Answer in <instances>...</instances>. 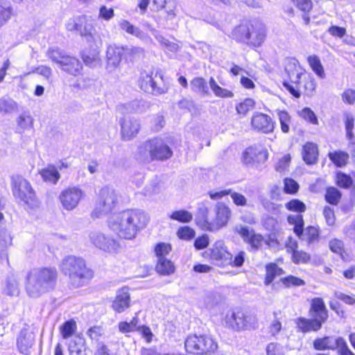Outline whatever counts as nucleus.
<instances>
[{"label":"nucleus","instance_id":"obj_1","mask_svg":"<svg viewBox=\"0 0 355 355\" xmlns=\"http://www.w3.org/2000/svg\"><path fill=\"white\" fill-rule=\"evenodd\" d=\"M147 223L148 218L142 211L129 209L114 215L110 221V227L119 237L132 239Z\"/></svg>","mask_w":355,"mask_h":355},{"label":"nucleus","instance_id":"obj_2","mask_svg":"<svg viewBox=\"0 0 355 355\" xmlns=\"http://www.w3.org/2000/svg\"><path fill=\"white\" fill-rule=\"evenodd\" d=\"M58 277L55 268L43 267L31 270L27 275L26 290L29 296L37 297L55 288Z\"/></svg>","mask_w":355,"mask_h":355},{"label":"nucleus","instance_id":"obj_3","mask_svg":"<svg viewBox=\"0 0 355 355\" xmlns=\"http://www.w3.org/2000/svg\"><path fill=\"white\" fill-rule=\"evenodd\" d=\"M232 216V211L223 202H217L213 209L206 207L199 209L197 224L204 230L215 232L225 227Z\"/></svg>","mask_w":355,"mask_h":355},{"label":"nucleus","instance_id":"obj_4","mask_svg":"<svg viewBox=\"0 0 355 355\" xmlns=\"http://www.w3.org/2000/svg\"><path fill=\"white\" fill-rule=\"evenodd\" d=\"M173 155L171 148L158 138L147 140L140 144L135 153V158L141 163H150L155 160L163 161Z\"/></svg>","mask_w":355,"mask_h":355},{"label":"nucleus","instance_id":"obj_5","mask_svg":"<svg viewBox=\"0 0 355 355\" xmlns=\"http://www.w3.org/2000/svg\"><path fill=\"white\" fill-rule=\"evenodd\" d=\"M64 275L68 277L69 282L76 287H80L93 276L92 271L87 268L85 261L75 256L64 258L60 265Z\"/></svg>","mask_w":355,"mask_h":355},{"label":"nucleus","instance_id":"obj_6","mask_svg":"<svg viewBox=\"0 0 355 355\" xmlns=\"http://www.w3.org/2000/svg\"><path fill=\"white\" fill-rule=\"evenodd\" d=\"M310 319L299 318L296 320L297 327L300 331L307 333L318 331L328 319V311L322 298L315 297L311 301L309 311Z\"/></svg>","mask_w":355,"mask_h":355},{"label":"nucleus","instance_id":"obj_7","mask_svg":"<svg viewBox=\"0 0 355 355\" xmlns=\"http://www.w3.org/2000/svg\"><path fill=\"white\" fill-rule=\"evenodd\" d=\"M186 351L195 355H211L218 349L217 343L206 334H191L184 341Z\"/></svg>","mask_w":355,"mask_h":355},{"label":"nucleus","instance_id":"obj_8","mask_svg":"<svg viewBox=\"0 0 355 355\" xmlns=\"http://www.w3.org/2000/svg\"><path fill=\"white\" fill-rule=\"evenodd\" d=\"M12 193L15 198L24 202L31 208L38 206L39 202L30 183L22 176L12 178Z\"/></svg>","mask_w":355,"mask_h":355},{"label":"nucleus","instance_id":"obj_9","mask_svg":"<svg viewBox=\"0 0 355 355\" xmlns=\"http://www.w3.org/2000/svg\"><path fill=\"white\" fill-rule=\"evenodd\" d=\"M225 322L229 328L234 330H250L257 327V318L254 314L238 310L227 313L225 316Z\"/></svg>","mask_w":355,"mask_h":355},{"label":"nucleus","instance_id":"obj_10","mask_svg":"<svg viewBox=\"0 0 355 355\" xmlns=\"http://www.w3.org/2000/svg\"><path fill=\"white\" fill-rule=\"evenodd\" d=\"M234 231L239 234L244 242L248 243L251 249L254 251L261 249L263 243L270 246V242L275 241V240L270 236L265 239L261 234L255 233L254 230H250L248 227L242 225H236Z\"/></svg>","mask_w":355,"mask_h":355},{"label":"nucleus","instance_id":"obj_11","mask_svg":"<svg viewBox=\"0 0 355 355\" xmlns=\"http://www.w3.org/2000/svg\"><path fill=\"white\" fill-rule=\"evenodd\" d=\"M162 83V75L157 73L155 76H153V73H142L139 81L142 90L153 95H160L167 92L168 88Z\"/></svg>","mask_w":355,"mask_h":355},{"label":"nucleus","instance_id":"obj_12","mask_svg":"<svg viewBox=\"0 0 355 355\" xmlns=\"http://www.w3.org/2000/svg\"><path fill=\"white\" fill-rule=\"evenodd\" d=\"M117 203V194L116 191L109 187H103L100 191L98 202L96 205L95 211L98 216L107 214L112 211Z\"/></svg>","mask_w":355,"mask_h":355},{"label":"nucleus","instance_id":"obj_13","mask_svg":"<svg viewBox=\"0 0 355 355\" xmlns=\"http://www.w3.org/2000/svg\"><path fill=\"white\" fill-rule=\"evenodd\" d=\"M85 196V191L80 187H69L60 193L59 200L62 207L70 211L77 207Z\"/></svg>","mask_w":355,"mask_h":355},{"label":"nucleus","instance_id":"obj_14","mask_svg":"<svg viewBox=\"0 0 355 355\" xmlns=\"http://www.w3.org/2000/svg\"><path fill=\"white\" fill-rule=\"evenodd\" d=\"M142 53L143 49L140 48H124L114 45L107 47L106 52L107 69L109 71H114L121 63L122 55L125 53Z\"/></svg>","mask_w":355,"mask_h":355},{"label":"nucleus","instance_id":"obj_15","mask_svg":"<svg viewBox=\"0 0 355 355\" xmlns=\"http://www.w3.org/2000/svg\"><path fill=\"white\" fill-rule=\"evenodd\" d=\"M89 239L96 248L106 252L114 253L120 248V245L116 239L101 232L90 233Z\"/></svg>","mask_w":355,"mask_h":355},{"label":"nucleus","instance_id":"obj_16","mask_svg":"<svg viewBox=\"0 0 355 355\" xmlns=\"http://www.w3.org/2000/svg\"><path fill=\"white\" fill-rule=\"evenodd\" d=\"M209 251L210 259L216 265L225 266L232 263V255L227 250L223 241H216Z\"/></svg>","mask_w":355,"mask_h":355},{"label":"nucleus","instance_id":"obj_17","mask_svg":"<svg viewBox=\"0 0 355 355\" xmlns=\"http://www.w3.org/2000/svg\"><path fill=\"white\" fill-rule=\"evenodd\" d=\"M268 159V152L261 146H250L243 153V162L245 165L263 163Z\"/></svg>","mask_w":355,"mask_h":355},{"label":"nucleus","instance_id":"obj_18","mask_svg":"<svg viewBox=\"0 0 355 355\" xmlns=\"http://www.w3.org/2000/svg\"><path fill=\"white\" fill-rule=\"evenodd\" d=\"M251 124L254 130L266 134L272 132L275 128L271 117L261 112H257L252 116Z\"/></svg>","mask_w":355,"mask_h":355},{"label":"nucleus","instance_id":"obj_19","mask_svg":"<svg viewBox=\"0 0 355 355\" xmlns=\"http://www.w3.org/2000/svg\"><path fill=\"white\" fill-rule=\"evenodd\" d=\"M121 136L124 140H130L135 137L140 129L139 122L131 117H124L121 121Z\"/></svg>","mask_w":355,"mask_h":355},{"label":"nucleus","instance_id":"obj_20","mask_svg":"<svg viewBox=\"0 0 355 355\" xmlns=\"http://www.w3.org/2000/svg\"><path fill=\"white\" fill-rule=\"evenodd\" d=\"M78 32L80 36L84 37L88 42H92L95 40L96 32L93 26L92 20L85 15L79 16Z\"/></svg>","mask_w":355,"mask_h":355},{"label":"nucleus","instance_id":"obj_21","mask_svg":"<svg viewBox=\"0 0 355 355\" xmlns=\"http://www.w3.org/2000/svg\"><path fill=\"white\" fill-rule=\"evenodd\" d=\"M130 306V295L128 288L123 287L119 289L112 304V308L117 313H122Z\"/></svg>","mask_w":355,"mask_h":355},{"label":"nucleus","instance_id":"obj_22","mask_svg":"<svg viewBox=\"0 0 355 355\" xmlns=\"http://www.w3.org/2000/svg\"><path fill=\"white\" fill-rule=\"evenodd\" d=\"M343 343V338L341 337L335 338L333 336H325L322 338H317L313 342V347L317 350H334L338 345Z\"/></svg>","mask_w":355,"mask_h":355},{"label":"nucleus","instance_id":"obj_23","mask_svg":"<svg viewBox=\"0 0 355 355\" xmlns=\"http://www.w3.org/2000/svg\"><path fill=\"white\" fill-rule=\"evenodd\" d=\"M34 340L33 333L28 331L26 329L21 330L17 339V345L19 352L27 354L33 345Z\"/></svg>","mask_w":355,"mask_h":355},{"label":"nucleus","instance_id":"obj_24","mask_svg":"<svg viewBox=\"0 0 355 355\" xmlns=\"http://www.w3.org/2000/svg\"><path fill=\"white\" fill-rule=\"evenodd\" d=\"M148 105L143 100H134L130 103L119 105L117 110L122 114L141 113L146 110Z\"/></svg>","mask_w":355,"mask_h":355},{"label":"nucleus","instance_id":"obj_25","mask_svg":"<svg viewBox=\"0 0 355 355\" xmlns=\"http://www.w3.org/2000/svg\"><path fill=\"white\" fill-rule=\"evenodd\" d=\"M60 67L63 71L76 76L80 73L82 64L77 58L68 55Z\"/></svg>","mask_w":355,"mask_h":355},{"label":"nucleus","instance_id":"obj_26","mask_svg":"<svg viewBox=\"0 0 355 355\" xmlns=\"http://www.w3.org/2000/svg\"><path fill=\"white\" fill-rule=\"evenodd\" d=\"M85 343V338L82 336H76L69 344V355H87Z\"/></svg>","mask_w":355,"mask_h":355},{"label":"nucleus","instance_id":"obj_27","mask_svg":"<svg viewBox=\"0 0 355 355\" xmlns=\"http://www.w3.org/2000/svg\"><path fill=\"white\" fill-rule=\"evenodd\" d=\"M119 26L123 31H124L128 34L135 36L136 37L143 41H146L149 38L148 35L146 33L141 31L139 28L130 24V22L128 20H121L119 22Z\"/></svg>","mask_w":355,"mask_h":355},{"label":"nucleus","instance_id":"obj_28","mask_svg":"<svg viewBox=\"0 0 355 355\" xmlns=\"http://www.w3.org/2000/svg\"><path fill=\"white\" fill-rule=\"evenodd\" d=\"M303 159L307 164L315 163L318 159V152L317 146L311 142L306 143L303 146Z\"/></svg>","mask_w":355,"mask_h":355},{"label":"nucleus","instance_id":"obj_29","mask_svg":"<svg viewBox=\"0 0 355 355\" xmlns=\"http://www.w3.org/2000/svg\"><path fill=\"white\" fill-rule=\"evenodd\" d=\"M305 282L303 279L297 277L289 275L285 277H282L279 282H276L272 284V287L274 289H278L282 286L285 288H289L291 286H304Z\"/></svg>","mask_w":355,"mask_h":355},{"label":"nucleus","instance_id":"obj_30","mask_svg":"<svg viewBox=\"0 0 355 355\" xmlns=\"http://www.w3.org/2000/svg\"><path fill=\"white\" fill-rule=\"evenodd\" d=\"M250 35L251 36L248 43L254 46H260L265 39L266 29L261 25L256 28L254 25H251Z\"/></svg>","mask_w":355,"mask_h":355},{"label":"nucleus","instance_id":"obj_31","mask_svg":"<svg viewBox=\"0 0 355 355\" xmlns=\"http://www.w3.org/2000/svg\"><path fill=\"white\" fill-rule=\"evenodd\" d=\"M17 131L23 133L33 128V118L28 112L21 114L17 119Z\"/></svg>","mask_w":355,"mask_h":355},{"label":"nucleus","instance_id":"obj_32","mask_svg":"<svg viewBox=\"0 0 355 355\" xmlns=\"http://www.w3.org/2000/svg\"><path fill=\"white\" fill-rule=\"evenodd\" d=\"M40 174L45 182L52 184H56L60 178V175L56 168L53 165H49L47 167L42 169Z\"/></svg>","mask_w":355,"mask_h":355},{"label":"nucleus","instance_id":"obj_33","mask_svg":"<svg viewBox=\"0 0 355 355\" xmlns=\"http://www.w3.org/2000/svg\"><path fill=\"white\" fill-rule=\"evenodd\" d=\"M156 270L163 275H168L175 271L173 263L168 259L159 258L156 266Z\"/></svg>","mask_w":355,"mask_h":355},{"label":"nucleus","instance_id":"obj_34","mask_svg":"<svg viewBox=\"0 0 355 355\" xmlns=\"http://www.w3.org/2000/svg\"><path fill=\"white\" fill-rule=\"evenodd\" d=\"M296 235L299 239L306 241L309 244H311L318 239L319 231L315 227L309 226L304 230L302 227L301 234Z\"/></svg>","mask_w":355,"mask_h":355},{"label":"nucleus","instance_id":"obj_35","mask_svg":"<svg viewBox=\"0 0 355 355\" xmlns=\"http://www.w3.org/2000/svg\"><path fill=\"white\" fill-rule=\"evenodd\" d=\"M250 30L251 26L240 25L234 29L233 35L236 40L248 43L251 36Z\"/></svg>","mask_w":355,"mask_h":355},{"label":"nucleus","instance_id":"obj_36","mask_svg":"<svg viewBox=\"0 0 355 355\" xmlns=\"http://www.w3.org/2000/svg\"><path fill=\"white\" fill-rule=\"evenodd\" d=\"M329 157L336 166L343 167L346 165L349 159V155L345 152L338 150L329 153Z\"/></svg>","mask_w":355,"mask_h":355},{"label":"nucleus","instance_id":"obj_37","mask_svg":"<svg viewBox=\"0 0 355 355\" xmlns=\"http://www.w3.org/2000/svg\"><path fill=\"white\" fill-rule=\"evenodd\" d=\"M46 55L52 62L62 65L65 58L68 56L65 53L58 48H50L46 51Z\"/></svg>","mask_w":355,"mask_h":355},{"label":"nucleus","instance_id":"obj_38","mask_svg":"<svg viewBox=\"0 0 355 355\" xmlns=\"http://www.w3.org/2000/svg\"><path fill=\"white\" fill-rule=\"evenodd\" d=\"M192 91L196 93L207 94L209 89L206 80L200 77L194 78L190 83Z\"/></svg>","mask_w":355,"mask_h":355},{"label":"nucleus","instance_id":"obj_39","mask_svg":"<svg viewBox=\"0 0 355 355\" xmlns=\"http://www.w3.org/2000/svg\"><path fill=\"white\" fill-rule=\"evenodd\" d=\"M209 86L216 96L221 98H232L234 96V94L231 91L220 87L212 77L209 80Z\"/></svg>","mask_w":355,"mask_h":355},{"label":"nucleus","instance_id":"obj_40","mask_svg":"<svg viewBox=\"0 0 355 355\" xmlns=\"http://www.w3.org/2000/svg\"><path fill=\"white\" fill-rule=\"evenodd\" d=\"M12 8L7 2L0 0V28L10 19Z\"/></svg>","mask_w":355,"mask_h":355},{"label":"nucleus","instance_id":"obj_41","mask_svg":"<svg viewBox=\"0 0 355 355\" xmlns=\"http://www.w3.org/2000/svg\"><path fill=\"white\" fill-rule=\"evenodd\" d=\"M17 109V103L10 98H0V114L11 113Z\"/></svg>","mask_w":355,"mask_h":355},{"label":"nucleus","instance_id":"obj_42","mask_svg":"<svg viewBox=\"0 0 355 355\" xmlns=\"http://www.w3.org/2000/svg\"><path fill=\"white\" fill-rule=\"evenodd\" d=\"M76 323L74 320H70L65 322L60 327V333L64 339L69 338L71 337L76 330Z\"/></svg>","mask_w":355,"mask_h":355},{"label":"nucleus","instance_id":"obj_43","mask_svg":"<svg viewBox=\"0 0 355 355\" xmlns=\"http://www.w3.org/2000/svg\"><path fill=\"white\" fill-rule=\"evenodd\" d=\"M308 62L313 71L320 77L324 76L323 67L320 59L316 55H310L308 58Z\"/></svg>","mask_w":355,"mask_h":355},{"label":"nucleus","instance_id":"obj_44","mask_svg":"<svg viewBox=\"0 0 355 355\" xmlns=\"http://www.w3.org/2000/svg\"><path fill=\"white\" fill-rule=\"evenodd\" d=\"M344 123L346 130V136L349 140H352L354 138L353 133L354 117L350 113H345Z\"/></svg>","mask_w":355,"mask_h":355},{"label":"nucleus","instance_id":"obj_45","mask_svg":"<svg viewBox=\"0 0 355 355\" xmlns=\"http://www.w3.org/2000/svg\"><path fill=\"white\" fill-rule=\"evenodd\" d=\"M288 223L294 225V232L296 234H301L302 228L304 226V220L302 215H290L288 216Z\"/></svg>","mask_w":355,"mask_h":355},{"label":"nucleus","instance_id":"obj_46","mask_svg":"<svg viewBox=\"0 0 355 355\" xmlns=\"http://www.w3.org/2000/svg\"><path fill=\"white\" fill-rule=\"evenodd\" d=\"M170 218L181 223H189L192 220L193 216L188 211L179 210L173 211L170 216Z\"/></svg>","mask_w":355,"mask_h":355},{"label":"nucleus","instance_id":"obj_47","mask_svg":"<svg viewBox=\"0 0 355 355\" xmlns=\"http://www.w3.org/2000/svg\"><path fill=\"white\" fill-rule=\"evenodd\" d=\"M341 198L340 192L334 187L327 189L325 194V200L331 205H336Z\"/></svg>","mask_w":355,"mask_h":355},{"label":"nucleus","instance_id":"obj_48","mask_svg":"<svg viewBox=\"0 0 355 355\" xmlns=\"http://www.w3.org/2000/svg\"><path fill=\"white\" fill-rule=\"evenodd\" d=\"M286 208L291 211L302 213L306 211L305 204L298 199H293L285 205Z\"/></svg>","mask_w":355,"mask_h":355},{"label":"nucleus","instance_id":"obj_49","mask_svg":"<svg viewBox=\"0 0 355 355\" xmlns=\"http://www.w3.org/2000/svg\"><path fill=\"white\" fill-rule=\"evenodd\" d=\"M254 106V101L252 98H245L243 102L239 103L236 110V112L243 115H245Z\"/></svg>","mask_w":355,"mask_h":355},{"label":"nucleus","instance_id":"obj_50","mask_svg":"<svg viewBox=\"0 0 355 355\" xmlns=\"http://www.w3.org/2000/svg\"><path fill=\"white\" fill-rule=\"evenodd\" d=\"M171 251V245L166 243H159L155 247V252L157 259L165 258V256Z\"/></svg>","mask_w":355,"mask_h":355},{"label":"nucleus","instance_id":"obj_51","mask_svg":"<svg viewBox=\"0 0 355 355\" xmlns=\"http://www.w3.org/2000/svg\"><path fill=\"white\" fill-rule=\"evenodd\" d=\"M278 116L281 125V130L283 132L287 133L289 131L290 116L285 111H279Z\"/></svg>","mask_w":355,"mask_h":355},{"label":"nucleus","instance_id":"obj_52","mask_svg":"<svg viewBox=\"0 0 355 355\" xmlns=\"http://www.w3.org/2000/svg\"><path fill=\"white\" fill-rule=\"evenodd\" d=\"M292 260L295 263L297 264L305 263L310 260V256L305 252L294 250L292 254Z\"/></svg>","mask_w":355,"mask_h":355},{"label":"nucleus","instance_id":"obj_53","mask_svg":"<svg viewBox=\"0 0 355 355\" xmlns=\"http://www.w3.org/2000/svg\"><path fill=\"white\" fill-rule=\"evenodd\" d=\"M330 250L340 255L342 258L344 257L345 250L343 242L338 239H334L329 242Z\"/></svg>","mask_w":355,"mask_h":355},{"label":"nucleus","instance_id":"obj_54","mask_svg":"<svg viewBox=\"0 0 355 355\" xmlns=\"http://www.w3.org/2000/svg\"><path fill=\"white\" fill-rule=\"evenodd\" d=\"M307 95H311L315 88V83L311 77L305 78L302 82V88Z\"/></svg>","mask_w":355,"mask_h":355},{"label":"nucleus","instance_id":"obj_55","mask_svg":"<svg viewBox=\"0 0 355 355\" xmlns=\"http://www.w3.org/2000/svg\"><path fill=\"white\" fill-rule=\"evenodd\" d=\"M177 234L179 238L184 240H190L195 236V231L187 226L180 228Z\"/></svg>","mask_w":355,"mask_h":355},{"label":"nucleus","instance_id":"obj_56","mask_svg":"<svg viewBox=\"0 0 355 355\" xmlns=\"http://www.w3.org/2000/svg\"><path fill=\"white\" fill-rule=\"evenodd\" d=\"M276 274L273 263H270L266 266V274L264 284L267 286L272 284L274 279L277 277Z\"/></svg>","mask_w":355,"mask_h":355},{"label":"nucleus","instance_id":"obj_57","mask_svg":"<svg viewBox=\"0 0 355 355\" xmlns=\"http://www.w3.org/2000/svg\"><path fill=\"white\" fill-rule=\"evenodd\" d=\"M266 355H284L283 348L279 344L270 343L266 347Z\"/></svg>","mask_w":355,"mask_h":355},{"label":"nucleus","instance_id":"obj_58","mask_svg":"<svg viewBox=\"0 0 355 355\" xmlns=\"http://www.w3.org/2000/svg\"><path fill=\"white\" fill-rule=\"evenodd\" d=\"M160 188L157 181H153L146 185L144 189V193L146 196H151L159 192Z\"/></svg>","mask_w":355,"mask_h":355},{"label":"nucleus","instance_id":"obj_59","mask_svg":"<svg viewBox=\"0 0 355 355\" xmlns=\"http://www.w3.org/2000/svg\"><path fill=\"white\" fill-rule=\"evenodd\" d=\"M300 115L305 120L309 121L310 123L313 124H318V119L315 114V113L309 107L304 108L301 112Z\"/></svg>","mask_w":355,"mask_h":355},{"label":"nucleus","instance_id":"obj_60","mask_svg":"<svg viewBox=\"0 0 355 355\" xmlns=\"http://www.w3.org/2000/svg\"><path fill=\"white\" fill-rule=\"evenodd\" d=\"M299 189L298 184L293 179L284 180V191L287 193H295Z\"/></svg>","mask_w":355,"mask_h":355},{"label":"nucleus","instance_id":"obj_61","mask_svg":"<svg viewBox=\"0 0 355 355\" xmlns=\"http://www.w3.org/2000/svg\"><path fill=\"white\" fill-rule=\"evenodd\" d=\"M103 334V329L101 327L94 326L89 328L87 331V335L94 340H98Z\"/></svg>","mask_w":355,"mask_h":355},{"label":"nucleus","instance_id":"obj_62","mask_svg":"<svg viewBox=\"0 0 355 355\" xmlns=\"http://www.w3.org/2000/svg\"><path fill=\"white\" fill-rule=\"evenodd\" d=\"M337 184L343 188H349L352 184L350 176L343 173H338L337 175Z\"/></svg>","mask_w":355,"mask_h":355},{"label":"nucleus","instance_id":"obj_63","mask_svg":"<svg viewBox=\"0 0 355 355\" xmlns=\"http://www.w3.org/2000/svg\"><path fill=\"white\" fill-rule=\"evenodd\" d=\"M284 87L295 98H299L301 95L302 87L300 85H294L289 82L284 81Z\"/></svg>","mask_w":355,"mask_h":355},{"label":"nucleus","instance_id":"obj_64","mask_svg":"<svg viewBox=\"0 0 355 355\" xmlns=\"http://www.w3.org/2000/svg\"><path fill=\"white\" fill-rule=\"evenodd\" d=\"M343 101L348 104L352 105L355 102V90L352 89H346L342 94Z\"/></svg>","mask_w":355,"mask_h":355}]
</instances>
